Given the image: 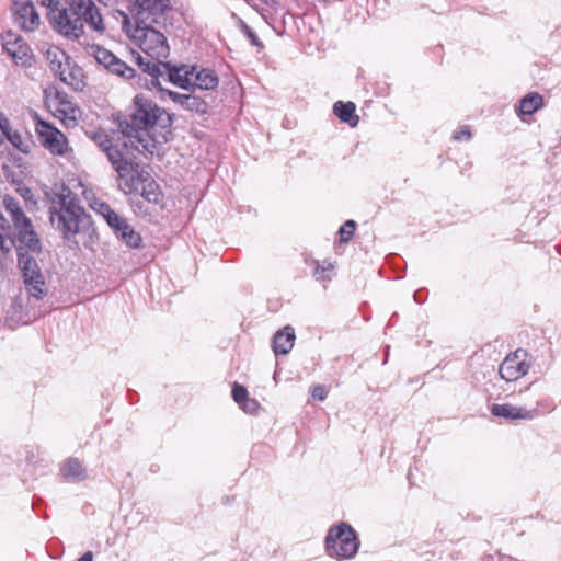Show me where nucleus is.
Returning a JSON list of instances; mask_svg holds the SVG:
<instances>
[{"label": "nucleus", "mask_w": 561, "mask_h": 561, "mask_svg": "<svg viewBox=\"0 0 561 561\" xmlns=\"http://www.w3.org/2000/svg\"><path fill=\"white\" fill-rule=\"evenodd\" d=\"M7 234H0V249L3 253H8L15 245V240L5 238Z\"/></svg>", "instance_id": "37"}, {"label": "nucleus", "mask_w": 561, "mask_h": 561, "mask_svg": "<svg viewBox=\"0 0 561 561\" xmlns=\"http://www.w3.org/2000/svg\"><path fill=\"white\" fill-rule=\"evenodd\" d=\"M172 119L153 101L144 94L134 98L133 113L119 122V133L124 136V148L153 154L158 145L169 140Z\"/></svg>", "instance_id": "1"}, {"label": "nucleus", "mask_w": 561, "mask_h": 561, "mask_svg": "<svg viewBox=\"0 0 561 561\" xmlns=\"http://www.w3.org/2000/svg\"><path fill=\"white\" fill-rule=\"evenodd\" d=\"M14 23L25 32H33L41 25V19L31 0H14Z\"/></svg>", "instance_id": "15"}, {"label": "nucleus", "mask_w": 561, "mask_h": 561, "mask_svg": "<svg viewBox=\"0 0 561 561\" xmlns=\"http://www.w3.org/2000/svg\"><path fill=\"white\" fill-rule=\"evenodd\" d=\"M0 129L2 131V136H5L7 133L12 130L10 121L7 118L4 114H0Z\"/></svg>", "instance_id": "40"}, {"label": "nucleus", "mask_w": 561, "mask_h": 561, "mask_svg": "<svg viewBox=\"0 0 561 561\" xmlns=\"http://www.w3.org/2000/svg\"><path fill=\"white\" fill-rule=\"evenodd\" d=\"M39 2L48 9V12L60 8V2L58 0H39Z\"/></svg>", "instance_id": "42"}, {"label": "nucleus", "mask_w": 561, "mask_h": 561, "mask_svg": "<svg viewBox=\"0 0 561 561\" xmlns=\"http://www.w3.org/2000/svg\"><path fill=\"white\" fill-rule=\"evenodd\" d=\"M141 196L149 203L154 205H161L163 194L156 183L154 180L148 178L146 182L141 184Z\"/></svg>", "instance_id": "22"}, {"label": "nucleus", "mask_w": 561, "mask_h": 561, "mask_svg": "<svg viewBox=\"0 0 561 561\" xmlns=\"http://www.w3.org/2000/svg\"><path fill=\"white\" fill-rule=\"evenodd\" d=\"M87 53L89 56H92L98 64L103 65L107 70L112 62L116 59V56L113 53L99 45L89 46L87 48Z\"/></svg>", "instance_id": "24"}, {"label": "nucleus", "mask_w": 561, "mask_h": 561, "mask_svg": "<svg viewBox=\"0 0 561 561\" xmlns=\"http://www.w3.org/2000/svg\"><path fill=\"white\" fill-rule=\"evenodd\" d=\"M48 19L53 30L68 39L83 36L84 24L98 35L106 31L100 9L92 0H69L67 7L48 12Z\"/></svg>", "instance_id": "2"}, {"label": "nucleus", "mask_w": 561, "mask_h": 561, "mask_svg": "<svg viewBox=\"0 0 561 561\" xmlns=\"http://www.w3.org/2000/svg\"><path fill=\"white\" fill-rule=\"evenodd\" d=\"M15 242L25 288L31 297L42 299L46 295L47 288L41 268L32 255L41 250V241L33 226L18 231Z\"/></svg>", "instance_id": "4"}, {"label": "nucleus", "mask_w": 561, "mask_h": 561, "mask_svg": "<svg viewBox=\"0 0 561 561\" xmlns=\"http://www.w3.org/2000/svg\"><path fill=\"white\" fill-rule=\"evenodd\" d=\"M46 105L55 117L60 119L67 128H73L81 114L80 108L73 104L66 93L56 92L46 98Z\"/></svg>", "instance_id": "11"}, {"label": "nucleus", "mask_w": 561, "mask_h": 561, "mask_svg": "<svg viewBox=\"0 0 561 561\" xmlns=\"http://www.w3.org/2000/svg\"><path fill=\"white\" fill-rule=\"evenodd\" d=\"M355 228L356 224L354 220L345 221L339 230L341 241L347 242L348 240H351V238L354 236Z\"/></svg>", "instance_id": "30"}, {"label": "nucleus", "mask_w": 561, "mask_h": 561, "mask_svg": "<svg viewBox=\"0 0 561 561\" xmlns=\"http://www.w3.org/2000/svg\"><path fill=\"white\" fill-rule=\"evenodd\" d=\"M240 408L247 412V413H250V414H254L257 412L259 408H260V404L259 402L255 400V399H251V398H248L241 405Z\"/></svg>", "instance_id": "35"}, {"label": "nucleus", "mask_w": 561, "mask_h": 561, "mask_svg": "<svg viewBox=\"0 0 561 561\" xmlns=\"http://www.w3.org/2000/svg\"><path fill=\"white\" fill-rule=\"evenodd\" d=\"M359 547L356 531L346 523L331 527L325 538L327 553L336 559L353 558Z\"/></svg>", "instance_id": "8"}, {"label": "nucleus", "mask_w": 561, "mask_h": 561, "mask_svg": "<svg viewBox=\"0 0 561 561\" xmlns=\"http://www.w3.org/2000/svg\"><path fill=\"white\" fill-rule=\"evenodd\" d=\"M219 84V79L210 69L194 70L193 88L199 90H215Z\"/></svg>", "instance_id": "19"}, {"label": "nucleus", "mask_w": 561, "mask_h": 561, "mask_svg": "<svg viewBox=\"0 0 561 561\" xmlns=\"http://www.w3.org/2000/svg\"><path fill=\"white\" fill-rule=\"evenodd\" d=\"M158 92L160 93V99L161 100H165V98H169L174 104L179 105L180 107L183 108L184 106V101L187 96V94H184V93H179V92H175V91H172V90H169L167 88H162V90H158Z\"/></svg>", "instance_id": "27"}, {"label": "nucleus", "mask_w": 561, "mask_h": 561, "mask_svg": "<svg viewBox=\"0 0 561 561\" xmlns=\"http://www.w3.org/2000/svg\"><path fill=\"white\" fill-rule=\"evenodd\" d=\"M108 70L112 73H115L125 79H130L135 76V70L131 67L127 66L123 60L118 59L117 57H116L115 61L112 62Z\"/></svg>", "instance_id": "25"}, {"label": "nucleus", "mask_w": 561, "mask_h": 561, "mask_svg": "<svg viewBox=\"0 0 561 561\" xmlns=\"http://www.w3.org/2000/svg\"><path fill=\"white\" fill-rule=\"evenodd\" d=\"M5 137L15 148H18L21 151H24V149L22 148L23 139L19 131L12 129L11 131L7 133Z\"/></svg>", "instance_id": "34"}, {"label": "nucleus", "mask_w": 561, "mask_h": 561, "mask_svg": "<svg viewBox=\"0 0 561 561\" xmlns=\"http://www.w3.org/2000/svg\"><path fill=\"white\" fill-rule=\"evenodd\" d=\"M87 219L77 195L65 185H55L49 207L51 225L61 231L65 238H70L81 230Z\"/></svg>", "instance_id": "3"}, {"label": "nucleus", "mask_w": 561, "mask_h": 561, "mask_svg": "<svg viewBox=\"0 0 561 561\" xmlns=\"http://www.w3.org/2000/svg\"><path fill=\"white\" fill-rule=\"evenodd\" d=\"M11 220L18 231L23 229H27L32 226V222L28 217L24 214L23 209L18 210V213H13L10 215Z\"/></svg>", "instance_id": "28"}, {"label": "nucleus", "mask_w": 561, "mask_h": 561, "mask_svg": "<svg viewBox=\"0 0 561 561\" xmlns=\"http://www.w3.org/2000/svg\"><path fill=\"white\" fill-rule=\"evenodd\" d=\"M47 60L50 71L61 82L75 91L83 90L85 87L83 70L75 65L64 50L57 47L49 48L47 50Z\"/></svg>", "instance_id": "7"}, {"label": "nucleus", "mask_w": 561, "mask_h": 561, "mask_svg": "<svg viewBox=\"0 0 561 561\" xmlns=\"http://www.w3.org/2000/svg\"><path fill=\"white\" fill-rule=\"evenodd\" d=\"M232 398L241 405L249 398V392L245 387L234 382L232 387Z\"/></svg>", "instance_id": "31"}, {"label": "nucleus", "mask_w": 561, "mask_h": 561, "mask_svg": "<svg viewBox=\"0 0 561 561\" xmlns=\"http://www.w3.org/2000/svg\"><path fill=\"white\" fill-rule=\"evenodd\" d=\"M36 133L42 145L53 154L64 156L69 150L66 136L50 124L39 121L36 124Z\"/></svg>", "instance_id": "12"}, {"label": "nucleus", "mask_w": 561, "mask_h": 561, "mask_svg": "<svg viewBox=\"0 0 561 561\" xmlns=\"http://www.w3.org/2000/svg\"><path fill=\"white\" fill-rule=\"evenodd\" d=\"M295 342V332L291 327H285L275 333L273 339V350L276 355L287 354L293 348Z\"/></svg>", "instance_id": "18"}, {"label": "nucleus", "mask_w": 561, "mask_h": 561, "mask_svg": "<svg viewBox=\"0 0 561 561\" xmlns=\"http://www.w3.org/2000/svg\"><path fill=\"white\" fill-rule=\"evenodd\" d=\"M542 106L543 98L537 92H530L519 101V114L531 115Z\"/></svg>", "instance_id": "21"}, {"label": "nucleus", "mask_w": 561, "mask_h": 561, "mask_svg": "<svg viewBox=\"0 0 561 561\" xmlns=\"http://www.w3.org/2000/svg\"><path fill=\"white\" fill-rule=\"evenodd\" d=\"M471 138V131L468 126H462L460 129L454 131L453 139L457 141L469 140Z\"/></svg>", "instance_id": "36"}, {"label": "nucleus", "mask_w": 561, "mask_h": 561, "mask_svg": "<svg viewBox=\"0 0 561 561\" xmlns=\"http://www.w3.org/2000/svg\"><path fill=\"white\" fill-rule=\"evenodd\" d=\"M62 474L76 481H81L87 478L85 470L83 469L81 462L76 458H69L65 461L61 468Z\"/></svg>", "instance_id": "23"}, {"label": "nucleus", "mask_w": 561, "mask_h": 561, "mask_svg": "<svg viewBox=\"0 0 561 561\" xmlns=\"http://www.w3.org/2000/svg\"><path fill=\"white\" fill-rule=\"evenodd\" d=\"M491 413L506 420H533L539 415L537 408L527 409L511 403L493 404Z\"/></svg>", "instance_id": "17"}, {"label": "nucleus", "mask_w": 561, "mask_h": 561, "mask_svg": "<svg viewBox=\"0 0 561 561\" xmlns=\"http://www.w3.org/2000/svg\"><path fill=\"white\" fill-rule=\"evenodd\" d=\"M183 108L194 111L196 113H205L207 110V103L196 95L187 94Z\"/></svg>", "instance_id": "26"}, {"label": "nucleus", "mask_w": 561, "mask_h": 561, "mask_svg": "<svg viewBox=\"0 0 561 561\" xmlns=\"http://www.w3.org/2000/svg\"><path fill=\"white\" fill-rule=\"evenodd\" d=\"M2 142H3V137H2V135L0 134V146L2 145Z\"/></svg>", "instance_id": "46"}, {"label": "nucleus", "mask_w": 561, "mask_h": 561, "mask_svg": "<svg viewBox=\"0 0 561 561\" xmlns=\"http://www.w3.org/2000/svg\"><path fill=\"white\" fill-rule=\"evenodd\" d=\"M244 34L251 41V44L254 46H261V42L259 41L256 34L247 25L243 26Z\"/></svg>", "instance_id": "41"}, {"label": "nucleus", "mask_w": 561, "mask_h": 561, "mask_svg": "<svg viewBox=\"0 0 561 561\" xmlns=\"http://www.w3.org/2000/svg\"><path fill=\"white\" fill-rule=\"evenodd\" d=\"M138 66L150 77V84L162 90L164 83H172L183 90L193 88V76L196 67L171 66L169 62H151L139 53H133Z\"/></svg>", "instance_id": "6"}, {"label": "nucleus", "mask_w": 561, "mask_h": 561, "mask_svg": "<svg viewBox=\"0 0 561 561\" xmlns=\"http://www.w3.org/2000/svg\"><path fill=\"white\" fill-rule=\"evenodd\" d=\"M77 561H93V553L91 551H87L81 558Z\"/></svg>", "instance_id": "44"}, {"label": "nucleus", "mask_w": 561, "mask_h": 561, "mask_svg": "<svg viewBox=\"0 0 561 561\" xmlns=\"http://www.w3.org/2000/svg\"><path fill=\"white\" fill-rule=\"evenodd\" d=\"M105 221L128 247L134 249L139 248L141 243L140 234L137 233L118 214L112 210L105 217Z\"/></svg>", "instance_id": "16"}, {"label": "nucleus", "mask_w": 561, "mask_h": 561, "mask_svg": "<svg viewBox=\"0 0 561 561\" xmlns=\"http://www.w3.org/2000/svg\"><path fill=\"white\" fill-rule=\"evenodd\" d=\"M88 137L103 151L105 152L110 162L118 159L126 152L124 148V136L118 131L115 139V135L110 136L102 129L87 131Z\"/></svg>", "instance_id": "13"}, {"label": "nucleus", "mask_w": 561, "mask_h": 561, "mask_svg": "<svg viewBox=\"0 0 561 561\" xmlns=\"http://www.w3.org/2000/svg\"><path fill=\"white\" fill-rule=\"evenodd\" d=\"M0 234H7V220L1 214H0Z\"/></svg>", "instance_id": "43"}, {"label": "nucleus", "mask_w": 561, "mask_h": 561, "mask_svg": "<svg viewBox=\"0 0 561 561\" xmlns=\"http://www.w3.org/2000/svg\"><path fill=\"white\" fill-rule=\"evenodd\" d=\"M91 207L93 210H95L99 215H101L104 219L113 209L110 207L108 204L101 202V201H94L91 204Z\"/></svg>", "instance_id": "33"}, {"label": "nucleus", "mask_w": 561, "mask_h": 561, "mask_svg": "<svg viewBox=\"0 0 561 561\" xmlns=\"http://www.w3.org/2000/svg\"><path fill=\"white\" fill-rule=\"evenodd\" d=\"M18 321H21V322H23V323H27V322H28V319H24V317L20 316V317L18 318Z\"/></svg>", "instance_id": "45"}, {"label": "nucleus", "mask_w": 561, "mask_h": 561, "mask_svg": "<svg viewBox=\"0 0 561 561\" xmlns=\"http://www.w3.org/2000/svg\"><path fill=\"white\" fill-rule=\"evenodd\" d=\"M311 394L313 399L323 401L328 396V391L323 386H316L312 388Z\"/></svg>", "instance_id": "38"}, {"label": "nucleus", "mask_w": 561, "mask_h": 561, "mask_svg": "<svg viewBox=\"0 0 561 561\" xmlns=\"http://www.w3.org/2000/svg\"><path fill=\"white\" fill-rule=\"evenodd\" d=\"M11 220L18 231L23 229H27L32 226V222L28 217L24 214L23 209L18 210V213H13L10 215Z\"/></svg>", "instance_id": "29"}, {"label": "nucleus", "mask_w": 561, "mask_h": 561, "mask_svg": "<svg viewBox=\"0 0 561 561\" xmlns=\"http://www.w3.org/2000/svg\"><path fill=\"white\" fill-rule=\"evenodd\" d=\"M2 47L15 64L25 66L32 60L30 46L20 35L12 31H8L2 35Z\"/></svg>", "instance_id": "14"}, {"label": "nucleus", "mask_w": 561, "mask_h": 561, "mask_svg": "<svg viewBox=\"0 0 561 561\" xmlns=\"http://www.w3.org/2000/svg\"><path fill=\"white\" fill-rule=\"evenodd\" d=\"M3 205L9 215L18 213V210L22 209L20 202L16 198L8 195H5L3 198Z\"/></svg>", "instance_id": "32"}, {"label": "nucleus", "mask_w": 561, "mask_h": 561, "mask_svg": "<svg viewBox=\"0 0 561 561\" xmlns=\"http://www.w3.org/2000/svg\"><path fill=\"white\" fill-rule=\"evenodd\" d=\"M356 106L353 102L337 101L333 105L334 114L343 123H347L351 127H355L358 124L359 117L355 113Z\"/></svg>", "instance_id": "20"}, {"label": "nucleus", "mask_w": 561, "mask_h": 561, "mask_svg": "<svg viewBox=\"0 0 561 561\" xmlns=\"http://www.w3.org/2000/svg\"><path fill=\"white\" fill-rule=\"evenodd\" d=\"M531 366V356L522 348L508 354L499 367L501 378L507 382L524 377Z\"/></svg>", "instance_id": "10"}, {"label": "nucleus", "mask_w": 561, "mask_h": 561, "mask_svg": "<svg viewBox=\"0 0 561 561\" xmlns=\"http://www.w3.org/2000/svg\"><path fill=\"white\" fill-rule=\"evenodd\" d=\"M154 23H131L124 14L123 28L131 43L137 46L147 57L158 62L169 56L170 47L165 35L156 27Z\"/></svg>", "instance_id": "5"}, {"label": "nucleus", "mask_w": 561, "mask_h": 561, "mask_svg": "<svg viewBox=\"0 0 561 561\" xmlns=\"http://www.w3.org/2000/svg\"><path fill=\"white\" fill-rule=\"evenodd\" d=\"M332 270H333V265L331 263L318 265L314 270V277L317 279H324V276H323L324 272L332 271Z\"/></svg>", "instance_id": "39"}, {"label": "nucleus", "mask_w": 561, "mask_h": 561, "mask_svg": "<svg viewBox=\"0 0 561 561\" xmlns=\"http://www.w3.org/2000/svg\"><path fill=\"white\" fill-rule=\"evenodd\" d=\"M133 151L131 148H127L124 154L111 162L117 173L118 188L126 195L137 192L149 178L147 171L131 161Z\"/></svg>", "instance_id": "9"}]
</instances>
